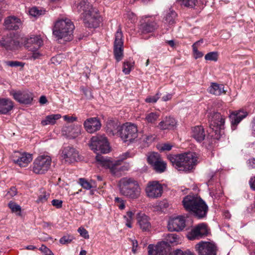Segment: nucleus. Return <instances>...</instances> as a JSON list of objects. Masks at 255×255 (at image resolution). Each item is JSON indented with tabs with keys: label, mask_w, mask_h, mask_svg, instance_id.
<instances>
[{
	"label": "nucleus",
	"mask_w": 255,
	"mask_h": 255,
	"mask_svg": "<svg viewBox=\"0 0 255 255\" xmlns=\"http://www.w3.org/2000/svg\"><path fill=\"white\" fill-rule=\"evenodd\" d=\"M50 197V194L45 191L41 192V194L38 196L36 200L37 203H43L46 202Z\"/></svg>",
	"instance_id": "42"
},
{
	"label": "nucleus",
	"mask_w": 255,
	"mask_h": 255,
	"mask_svg": "<svg viewBox=\"0 0 255 255\" xmlns=\"http://www.w3.org/2000/svg\"><path fill=\"white\" fill-rule=\"evenodd\" d=\"M115 203L117 204V206L121 210H123L125 208V202L121 198L116 197L115 199Z\"/></svg>",
	"instance_id": "51"
},
{
	"label": "nucleus",
	"mask_w": 255,
	"mask_h": 255,
	"mask_svg": "<svg viewBox=\"0 0 255 255\" xmlns=\"http://www.w3.org/2000/svg\"><path fill=\"white\" fill-rule=\"evenodd\" d=\"M208 230L207 225L204 223L198 224L192 228L187 235L188 239L190 240L199 239L203 237L207 236Z\"/></svg>",
	"instance_id": "14"
},
{
	"label": "nucleus",
	"mask_w": 255,
	"mask_h": 255,
	"mask_svg": "<svg viewBox=\"0 0 255 255\" xmlns=\"http://www.w3.org/2000/svg\"><path fill=\"white\" fill-rule=\"evenodd\" d=\"M143 139L144 141L147 143L151 142L154 139V136L151 134L148 135L145 134L143 136Z\"/></svg>",
	"instance_id": "58"
},
{
	"label": "nucleus",
	"mask_w": 255,
	"mask_h": 255,
	"mask_svg": "<svg viewBox=\"0 0 255 255\" xmlns=\"http://www.w3.org/2000/svg\"><path fill=\"white\" fill-rule=\"evenodd\" d=\"M122 128L123 125L121 126L118 121L110 120L107 123L106 131L110 135H117L120 136Z\"/></svg>",
	"instance_id": "23"
},
{
	"label": "nucleus",
	"mask_w": 255,
	"mask_h": 255,
	"mask_svg": "<svg viewBox=\"0 0 255 255\" xmlns=\"http://www.w3.org/2000/svg\"><path fill=\"white\" fill-rule=\"evenodd\" d=\"M160 114L158 112H149L145 115L144 120L149 124L155 125L159 119Z\"/></svg>",
	"instance_id": "35"
},
{
	"label": "nucleus",
	"mask_w": 255,
	"mask_h": 255,
	"mask_svg": "<svg viewBox=\"0 0 255 255\" xmlns=\"http://www.w3.org/2000/svg\"><path fill=\"white\" fill-rule=\"evenodd\" d=\"M247 116L248 113L242 110L232 112L229 116L232 129L235 130L238 125Z\"/></svg>",
	"instance_id": "19"
},
{
	"label": "nucleus",
	"mask_w": 255,
	"mask_h": 255,
	"mask_svg": "<svg viewBox=\"0 0 255 255\" xmlns=\"http://www.w3.org/2000/svg\"><path fill=\"white\" fill-rule=\"evenodd\" d=\"M63 119L65 121L68 123H73L74 121H77V118L75 117H69L67 115L63 116Z\"/></svg>",
	"instance_id": "61"
},
{
	"label": "nucleus",
	"mask_w": 255,
	"mask_h": 255,
	"mask_svg": "<svg viewBox=\"0 0 255 255\" xmlns=\"http://www.w3.org/2000/svg\"><path fill=\"white\" fill-rule=\"evenodd\" d=\"M168 159L173 166L179 171H189L196 164L197 157L194 153L170 155Z\"/></svg>",
	"instance_id": "2"
},
{
	"label": "nucleus",
	"mask_w": 255,
	"mask_h": 255,
	"mask_svg": "<svg viewBox=\"0 0 255 255\" xmlns=\"http://www.w3.org/2000/svg\"><path fill=\"white\" fill-rule=\"evenodd\" d=\"M29 14L33 17H37L43 15L45 13V10L42 9H38L36 7H32L29 10Z\"/></svg>",
	"instance_id": "40"
},
{
	"label": "nucleus",
	"mask_w": 255,
	"mask_h": 255,
	"mask_svg": "<svg viewBox=\"0 0 255 255\" xmlns=\"http://www.w3.org/2000/svg\"><path fill=\"white\" fill-rule=\"evenodd\" d=\"M84 21L86 26L90 28H96L100 25L101 18L99 14L93 10L85 15Z\"/></svg>",
	"instance_id": "20"
},
{
	"label": "nucleus",
	"mask_w": 255,
	"mask_h": 255,
	"mask_svg": "<svg viewBox=\"0 0 255 255\" xmlns=\"http://www.w3.org/2000/svg\"><path fill=\"white\" fill-rule=\"evenodd\" d=\"M145 191L148 197L155 198L161 196L162 187L158 181H151L147 184Z\"/></svg>",
	"instance_id": "16"
},
{
	"label": "nucleus",
	"mask_w": 255,
	"mask_h": 255,
	"mask_svg": "<svg viewBox=\"0 0 255 255\" xmlns=\"http://www.w3.org/2000/svg\"><path fill=\"white\" fill-rule=\"evenodd\" d=\"M249 183L251 188L255 190V176L250 179Z\"/></svg>",
	"instance_id": "64"
},
{
	"label": "nucleus",
	"mask_w": 255,
	"mask_h": 255,
	"mask_svg": "<svg viewBox=\"0 0 255 255\" xmlns=\"http://www.w3.org/2000/svg\"><path fill=\"white\" fill-rule=\"evenodd\" d=\"M195 249L198 255H216L218 250L215 243L204 241L197 244Z\"/></svg>",
	"instance_id": "10"
},
{
	"label": "nucleus",
	"mask_w": 255,
	"mask_h": 255,
	"mask_svg": "<svg viewBox=\"0 0 255 255\" xmlns=\"http://www.w3.org/2000/svg\"><path fill=\"white\" fill-rule=\"evenodd\" d=\"M76 8L78 11H83L85 15L93 11L92 5L87 0H81L76 4Z\"/></svg>",
	"instance_id": "31"
},
{
	"label": "nucleus",
	"mask_w": 255,
	"mask_h": 255,
	"mask_svg": "<svg viewBox=\"0 0 255 255\" xmlns=\"http://www.w3.org/2000/svg\"><path fill=\"white\" fill-rule=\"evenodd\" d=\"M60 152L62 160L66 163H72L80 159L78 151L72 146L64 147Z\"/></svg>",
	"instance_id": "11"
},
{
	"label": "nucleus",
	"mask_w": 255,
	"mask_h": 255,
	"mask_svg": "<svg viewBox=\"0 0 255 255\" xmlns=\"http://www.w3.org/2000/svg\"><path fill=\"white\" fill-rule=\"evenodd\" d=\"M167 241L170 243H175L178 242L177 235L175 234H169L167 236Z\"/></svg>",
	"instance_id": "53"
},
{
	"label": "nucleus",
	"mask_w": 255,
	"mask_h": 255,
	"mask_svg": "<svg viewBox=\"0 0 255 255\" xmlns=\"http://www.w3.org/2000/svg\"><path fill=\"white\" fill-rule=\"evenodd\" d=\"M193 50L195 58L196 59L201 58L203 56V53L197 49V47L195 46V45H192Z\"/></svg>",
	"instance_id": "56"
},
{
	"label": "nucleus",
	"mask_w": 255,
	"mask_h": 255,
	"mask_svg": "<svg viewBox=\"0 0 255 255\" xmlns=\"http://www.w3.org/2000/svg\"><path fill=\"white\" fill-rule=\"evenodd\" d=\"M248 165L250 168H255V159L252 158L248 160Z\"/></svg>",
	"instance_id": "62"
},
{
	"label": "nucleus",
	"mask_w": 255,
	"mask_h": 255,
	"mask_svg": "<svg viewBox=\"0 0 255 255\" xmlns=\"http://www.w3.org/2000/svg\"><path fill=\"white\" fill-rule=\"evenodd\" d=\"M51 163V158L49 156H39L33 163L32 171L36 174H44L49 170Z\"/></svg>",
	"instance_id": "8"
},
{
	"label": "nucleus",
	"mask_w": 255,
	"mask_h": 255,
	"mask_svg": "<svg viewBox=\"0 0 255 255\" xmlns=\"http://www.w3.org/2000/svg\"><path fill=\"white\" fill-rule=\"evenodd\" d=\"M152 167L156 172L160 173L166 170V163L161 158Z\"/></svg>",
	"instance_id": "37"
},
{
	"label": "nucleus",
	"mask_w": 255,
	"mask_h": 255,
	"mask_svg": "<svg viewBox=\"0 0 255 255\" xmlns=\"http://www.w3.org/2000/svg\"><path fill=\"white\" fill-rule=\"evenodd\" d=\"M17 194V190L15 187H11L7 192V195L10 197H13Z\"/></svg>",
	"instance_id": "59"
},
{
	"label": "nucleus",
	"mask_w": 255,
	"mask_h": 255,
	"mask_svg": "<svg viewBox=\"0 0 255 255\" xmlns=\"http://www.w3.org/2000/svg\"><path fill=\"white\" fill-rule=\"evenodd\" d=\"M75 26L68 18L58 19L52 28L53 34L58 39H63L65 41H70L73 38V31Z\"/></svg>",
	"instance_id": "3"
},
{
	"label": "nucleus",
	"mask_w": 255,
	"mask_h": 255,
	"mask_svg": "<svg viewBox=\"0 0 255 255\" xmlns=\"http://www.w3.org/2000/svg\"><path fill=\"white\" fill-rule=\"evenodd\" d=\"M5 64L9 67H23L24 64L21 62L17 61H6L4 62Z\"/></svg>",
	"instance_id": "48"
},
{
	"label": "nucleus",
	"mask_w": 255,
	"mask_h": 255,
	"mask_svg": "<svg viewBox=\"0 0 255 255\" xmlns=\"http://www.w3.org/2000/svg\"><path fill=\"white\" fill-rule=\"evenodd\" d=\"M132 243V251L134 254H136L138 247V243L136 240H130Z\"/></svg>",
	"instance_id": "60"
},
{
	"label": "nucleus",
	"mask_w": 255,
	"mask_h": 255,
	"mask_svg": "<svg viewBox=\"0 0 255 255\" xmlns=\"http://www.w3.org/2000/svg\"><path fill=\"white\" fill-rule=\"evenodd\" d=\"M176 17L177 13L174 10L171 8L167 10L163 18L164 27L168 29L172 26L175 23Z\"/></svg>",
	"instance_id": "27"
},
{
	"label": "nucleus",
	"mask_w": 255,
	"mask_h": 255,
	"mask_svg": "<svg viewBox=\"0 0 255 255\" xmlns=\"http://www.w3.org/2000/svg\"><path fill=\"white\" fill-rule=\"evenodd\" d=\"M172 145L170 143H165L158 145L157 146L158 149L161 151H169L171 149Z\"/></svg>",
	"instance_id": "50"
},
{
	"label": "nucleus",
	"mask_w": 255,
	"mask_h": 255,
	"mask_svg": "<svg viewBox=\"0 0 255 255\" xmlns=\"http://www.w3.org/2000/svg\"><path fill=\"white\" fill-rule=\"evenodd\" d=\"M148 255H157V248H155V246L152 244H150L148 246Z\"/></svg>",
	"instance_id": "52"
},
{
	"label": "nucleus",
	"mask_w": 255,
	"mask_h": 255,
	"mask_svg": "<svg viewBox=\"0 0 255 255\" xmlns=\"http://www.w3.org/2000/svg\"><path fill=\"white\" fill-rule=\"evenodd\" d=\"M62 201L58 199H54L51 201L52 205L59 209L62 207Z\"/></svg>",
	"instance_id": "57"
},
{
	"label": "nucleus",
	"mask_w": 255,
	"mask_h": 255,
	"mask_svg": "<svg viewBox=\"0 0 255 255\" xmlns=\"http://www.w3.org/2000/svg\"><path fill=\"white\" fill-rule=\"evenodd\" d=\"M133 67V63L128 61H125L123 64V71L125 74H128L132 67Z\"/></svg>",
	"instance_id": "45"
},
{
	"label": "nucleus",
	"mask_w": 255,
	"mask_h": 255,
	"mask_svg": "<svg viewBox=\"0 0 255 255\" xmlns=\"http://www.w3.org/2000/svg\"><path fill=\"white\" fill-rule=\"evenodd\" d=\"M32 160V155L25 152H15L12 156L13 162L20 167L27 166Z\"/></svg>",
	"instance_id": "17"
},
{
	"label": "nucleus",
	"mask_w": 255,
	"mask_h": 255,
	"mask_svg": "<svg viewBox=\"0 0 255 255\" xmlns=\"http://www.w3.org/2000/svg\"><path fill=\"white\" fill-rule=\"evenodd\" d=\"M137 224L142 231H149L151 228V224L149 218L144 213H138L136 215Z\"/></svg>",
	"instance_id": "24"
},
{
	"label": "nucleus",
	"mask_w": 255,
	"mask_h": 255,
	"mask_svg": "<svg viewBox=\"0 0 255 255\" xmlns=\"http://www.w3.org/2000/svg\"><path fill=\"white\" fill-rule=\"evenodd\" d=\"M172 255H195L193 253L189 251L183 252L181 250H175Z\"/></svg>",
	"instance_id": "54"
},
{
	"label": "nucleus",
	"mask_w": 255,
	"mask_h": 255,
	"mask_svg": "<svg viewBox=\"0 0 255 255\" xmlns=\"http://www.w3.org/2000/svg\"><path fill=\"white\" fill-rule=\"evenodd\" d=\"M156 24L153 21L147 20L140 25V29L143 33L151 32L154 30Z\"/></svg>",
	"instance_id": "33"
},
{
	"label": "nucleus",
	"mask_w": 255,
	"mask_h": 255,
	"mask_svg": "<svg viewBox=\"0 0 255 255\" xmlns=\"http://www.w3.org/2000/svg\"><path fill=\"white\" fill-rule=\"evenodd\" d=\"M42 44L43 41L39 36H33L27 39L24 45L29 51L33 52L32 57L37 59L41 56V54L37 50Z\"/></svg>",
	"instance_id": "12"
},
{
	"label": "nucleus",
	"mask_w": 255,
	"mask_h": 255,
	"mask_svg": "<svg viewBox=\"0 0 255 255\" xmlns=\"http://www.w3.org/2000/svg\"><path fill=\"white\" fill-rule=\"evenodd\" d=\"M123 33L121 28H119L116 34L114 41V55L118 62L121 61L123 57Z\"/></svg>",
	"instance_id": "13"
},
{
	"label": "nucleus",
	"mask_w": 255,
	"mask_h": 255,
	"mask_svg": "<svg viewBox=\"0 0 255 255\" xmlns=\"http://www.w3.org/2000/svg\"><path fill=\"white\" fill-rule=\"evenodd\" d=\"M126 159L127 158L126 156L125 155V153L120 155L119 160L114 162L110 158L106 156L98 155L96 157V161L99 165L105 168L110 169L111 172L114 174H116L119 170L118 166L121 164L122 161Z\"/></svg>",
	"instance_id": "7"
},
{
	"label": "nucleus",
	"mask_w": 255,
	"mask_h": 255,
	"mask_svg": "<svg viewBox=\"0 0 255 255\" xmlns=\"http://www.w3.org/2000/svg\"><path fill=\"white\" fill-rule=\"evenodd\" d=\"M161 95V93L157 92L154 96L147 97L145 99V101L148 103H155L159 99Z\"/></svg>",
	"instance_id": "46"
},
{
	"label": "nucleus",
	"mask_w": 255,
	"mask_h": 255,
	"mask_svg": "<svg viewBox=\"0 0 255 255\" xmlns=\"http://www.w3.org/2000/svg\"><path fill=\"white\" fill-rule=\"evenodd\" d=\"M185 219L182 216L170 218L168 222L167 228L170 232H179L185 227Z\"/></svg>",
	"instance_id": "15"
},
{
	"label": "nucleus",
	"mask_w": 255,
	"mask_h": 255,
	"mask_svg": "<svg viewBox=\"0 0 255 255\" xmlns=\"http://www.w3.org/2000/svg\"><path fill=\"white\" fill-rule=\"evenodd\" d=\"M161 157L159 154L157 152H151L147 156L148 163L152 166L154 164L157 162Z\"/></svg>",
	"instance_id": "38"
},
{
	"label": "nucleus",
	"mask_w": 255,
	"mask_h": 255,
	"mask_svg": "<svg viewBox=\"0 0 255 255\" xmlns=\"http://www.w3.org/2000/svg\"><path fill=\"white\" fill-rule=\"evenodd\" d=\"M8 207L12 212L16 213L18 215H20L21 207L18 204L13 202L10 201L8 203Z\"/></svg>",
	"instance_id": "41"
},
{
	"label": "nucleus",
	"mask_w": 255,
	"mask_h": 255,
	"mask_svg": "<svg viewBox=\"0 0 255 255\" xmlns=\"http://www.w3.org/2000/svg\"><path fill=\"white\" fill-rule=\"evenodd\" d=\"M81 126L78 125H72L65 126L62 128L63 135L69 138H75L81 134Z\"/></svg>",
	"instance_id": "21"
},
{
	"label": "nucleus",
	"mask_w": 255,
	"mask_h": 255,
	"mask_svg": "<svg viewBox=\"0 0 255 255\" xmlns=\"http://www.w3.org/2000/svg\"><path fill=\"white\" fill-rule=\"evenodd\" d=\"M181 2V4L184 6L189 7L193 8L195 6L197 0H178Z\"/></svg>",
	"instance_id": "43"
},
{
	"label": "nucleus",
	"mask_w": 255,
	"mask_h": 255,
	"mask_svg": "<svg viewBox=\"0 0 255 255\" xmlns=\"http://www.w3.org/2000/svg\"><path fill=\"white\" fill-rule=\"evenodd\" d=\"M172 94H167L166 95L162 97V100L164 102L169 101L172 99Z\"/></svg>",
	"instance_id": "63"
},
{
	"label": "nucleus",
	"mask_w": 255,
	"mask_h": 255,
	"mask_svg": "<svg viewBox=\"0 0 255 255\" xmlns=\"http://www.w3.org/2000/svg\"><path fill=\"white\" fill-rule=\"evenodd\" d=\"M19 42L14 35L11 33L6 37H3L0 40V46L4 47L6 50H14L19 46Z\"/></svg>",
	"instance_id": "18"
},
{
	"label": "nucleus",
	"mask_w": 255,
	"mask_h": 255,
	"mask_svg": "<svg viewBox=\"0 0 255 255\" xmlns=\"http://www.w3.org/2000/svg\"><path fill=\"white\" fill-rule=\"evenodd\" d=\"M61 118V116L60 114L48 115L44 120L41 121V124L43 126L48 125H54L56 123V121Z\"/></svg>",
	"instance_id": "34"
},
{
	"label": "nucleus",
	"mask_w": 255,
	"mask_h": 255,
	"mask_svg": "<svg viewBox=\"0 0 255 255\" xmlns=\"http://www.w3.org/2000/svg\"><path fill=\"white\" fill-rule=\"evenodd\" d=\"M74 239L72 235H67L62 237L60 239L59 242L61 244L66 245L71 243Z\"/></svg>",
	"instance_id": "44"
},
{
	"label": "nucleus",
	"mask_w": 255,
	"mask_h": 255,
	"mask_svg": "<svg viewBox=\"0 0 255 255\" xmlns=\"http://www.w3.org/2000/svg\"><path fill=\"white\" fill-rule=\"evenodd\" d=\"M89 145L92 150L98 153H107L110 151V147L107 137L104 135H97L91 138Z\"/></svg>",
	"instance_id": "6"
},
{
	"label": "nucleus",
	"mask_w": 255,
	"mask_h": 255,
	"mask_svg": "<svg viewBox=\"0 0 255 255\" xmlns=\"http://www.w3.org/2000/svg\"><path fill=\"white\" fill-rule=\"evenodd\" d=\"M134 213L131 211H128L126 213V214L124 215V218L126 221V226L131 228L132 227V223L133 220V216Z\"/></svg>",
	"instance_id": "39"
},
{
	"label": "nucleus",
	"mask_w": 255,
	"mask_h": 255,
	"mask_svg": "<svg viewBox=\"0 0 255 255\" xmlns=\"http://www.w3.org/2000/svg\"><path fill=\"white\" fill-rule=\"evenodd\" d=\"M79 183L83 188L86 189H90L92 187L91 183L84 178H80Z\"/></svg>",
	"instance_id": "49"
},
{
	"label": "nucleus",
	"mask_w": 255,
	"mask_h": 255,
	"mask_svg": "<svg viewBox=\"0 0 255 255\" xmlns=\"http://www.w3.org/2000/svg\"><path fill=\"white\" fill-rule=\"evenodd\" d=\"M84 127L89 133H93L99 130L101 127V124L97 118H90L84 123Z\"/></svg>",
	"instance_id": "22"
},
{
	"label": "nucleus",
	"mask_w": 255,
	"mask_h": 255,
	"mask_svg": "<svg viewBox=\"0 0 255 255\" xmlns=\"http://www.w3.org/2000/svg\"><path fill=\"white\" fill-rule=\"evenodd\" d=\"M137 136V128L135 125L128 123L123 125L120 137L124 142H133Z\"/></svg>",
	"instance_id": "9"
},
{
	"label": "nucleus",
	"mask_w": 255,
	"mask_h": 255,
	"mask_svg": "<svg viewBox=\"0 0 255 255\" xmlns=\"http://www.w3.org/2000/svg\"><path fill=\"white\" fill-rule=\"evenodd\" d=\"M157 250V255H170L171 248L166 242H161L155 246Z\"/></svg>",
	"instance_id": "32"
},
{
	"label": "nucleus",
	"mask_w": 255,
	"mask_h": 255,
	"mask_svg": "<svg viewBox=\"0 0 255 255\" xmlns=\"http://www.w3.org/2000/svg\"><path fill=\"white\" fill-rule=\"evenodd\" d=\"M80 235L85 239H89V236L88 231L84 228L80 227L78 229Z\"/></svg>",
	"instance_id": "55"
},
{
	"label": "nucleus",
	"mask_w": 255,
	"mask_h": 255,
	"mask_svg": "<svg viewBox=\"0 0 255 255\" xmlns=\"http://www.w3.org/2000/svg\"><path fill=\"white\" fill-rule=\"evenodd\" d=\"M13 98L17 102L24 104H30L33 100L31 93L28 92H18L13 94Z\"/></svg>",
	"instance_id": "26"
},
{
	"label": "nucleus",
	"mask_w": 255,
	"mask_h": 255,
	"mask_svg": "<svg viewBox=\"0 0 255 255\" xmlns=\"http://www.w3.org/2000/svg\"><path fill=\"white\" fill-rule=\"evenodd\" d=\"M5 26L9 30H17L21 25L20 20L15 16H9L4 21Z\"/></svg>",
	"instance_id": "29"
},
{
	"label": "nucleus",
	"mask_w": 255,
	"mask_h": 255,
	"mask_svg": "<svg viewBox=\"0 0 255 255\" xmlns=\"http://www.w3.org/2000/svg\"><path fill=\"white\" fill-rule=\"evenodd\" d=\"M182 202L184 209L198 218L201 219L206 216L208 207L197 195H187Z\"/></svg>",
	"instance_id": "1"
},
{
	"label": "nucleus",
	"mask_w": 255,
	"mask_h": 255,
	"mask_svg": "<svg viewBox=\"0 0 255 255\" xmlns=\"http://www.w3.org/2000/svg\"><path fill=\"white\" fill-rule=\"evenodd\" d=\"M119 187L121 194L127 198L135 199L140 196V187L137 181L133 178L124 177L121 179Z\"/></svg>",
	"instance_id": "4"
},
{
	"label": "nucleus",
	"mask_w": 255,
	"mask_h": 255,
	"mask_svg": "<svg viewBox=\"0 0 255 255\" xmlns=\"http://www.w3.org/2000/svg\"><path fill=\"white\" fill-rule=\"evenodd\" d=\"M177 122L175 119L171 117H165L160 122L157 127L161 130L173 129L176 127Z\"/></svg>",
	"instance_id": "25"
},
{
	"label": "nucleus",
	"mask_w": 255,
	"mask_h": 255,
	"mask_svg": "<svg viewBox=\"0 0 255 255\" xmlns=\"http://www.w3.org/2000/svg\"><path fill=\"white\" fill-rule=\"evenodd\" d=\"M209 125L212 132V136L219 139L224 134L225 117L218 112L210 114L209 116Z\"/></svg>",
	"instance_id": "5"
},
{
	"label": "nucleus",
	"mask_w": 255,
	"mask_h": 255,
	"mask_svg": "<svg viewBox=\"0 0 255 255\" xmlns=\"http://www.w3.org/2000/svg\"><path fill=\"white\" fill-rule=\"evenodd\" d=\"M206 134L202 126H195L192 129V136L198 142L202 141L205 138Z\"/></svg>",
	"instance_id": "30"
},
{
	"label": "nucleus",
	"mask_w": 255,
	"mask_h": 255,
	"mask_svg": "<svg viewBox=\"0 0 255 255\" xmlns=\"http://www.w3.org/2000/svg\"><path fill=\"white\" fill-rule=\"evenodd\" d=\"M205 59L206 60L216 61L218 59V53L217 52H209L205 55Z\"/></svg>",
	"instance_id": "47"
},
{
	"label": "nucleus",
	"mask_w": 255,
	"mask_h": 255,
	"mask_svg": "<svg viewBox=\"0 0 255 255\" xmlns=\"http://www.w3.org/2000/svg\"><path fill=\"white\" fill-rule=\"evenodd\" d=\"M13 103L11 100L6 98L0 99V114H7L13 108Z\"/></svg>",
	"instance_id": "28"
},
{
	"label": "nucleus",
	"mask_w": 255,
	"mask_h": 255,
	"mask_svg": "<svg viewBox=\"0 0 255 255\" xmlns=\"http://www.w3.org/2000/svg\"><path fill=\"white\" fill-rule=\"evenodd\" d=\"M210 93L216 96H219L223 93H225L223 85H219L217 83H212L209 89Z\"/></svg>",
	"instance_id": "36"
}]
</instances>
